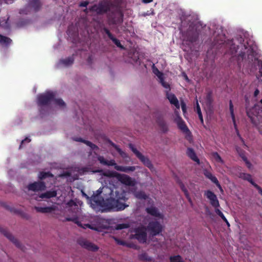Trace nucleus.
I'll return each mask as SVG.
<instances>
[{
    "label": "nucleus",
    "instance_id": "obj_20",
    "mask_svg": "<svg viewBox=\"0 0 262 262\" xmlns=\"http://www.w3.org/2000/svg\"><path fill=\"white\" fill-rule=\"evenodd\" d=\"M204 174L206 178L210 180L213 183H214L218 188L222 190V187L219 181L217 180V179L215 176H214L210 171L207 170H205L204 171Z\"/></svg>",
    "mask_w": 262,
    "mask_h": 262
},
{
    "label": "nucleus",
    "instance_id": "obj_33",
    "mask_svg": "<svg viewBox=\"0 0 262 262\" xmlns=\"http://www.w3.org/2000/svg\"><path fill=\"white\" fill-rule=\"evenodd\" d=\"M158 77L160 80V82L162 85L165 89H167L168 91L170 90L169 84L166 82L164 80L163 74H160V75H158Z\"/></svg>",
    "mask_w": 262,
    "mask_h": 262
},
{
    "label": "nucleus",
    "instance_id": "obj_50",
    "mask_svg": "<svg viewBox=\"0 0 262 262\" xmlns=\"http://www.w3.org/2000/svg\"><path fill=\"white\" fill-rule=\"evenodd\" d=\"M89 3V2L88 1H83L80 3L79 6L82 7H86L88 5Z\"/></svg>",
    "mask_w": 262,
    "mask_h": 262
},
{
    "label": "nucleus",
    "instance_id": "obj_46",
    "mask_svg": "<svg viewBox=\"0 0 262 262\" xmlns=\"http://www.w3.org/2000/svg\"><path fill=\"white\" fill-rule=\"evenodd\" d=\"M31 141V139H30L28 138H26L24 140H23L21 142L20 145L19 146V148H21L23 146V145L24 143H29Z\"/></svg>",
    "mask_w": 262,
    "mask_h": 262
},
{
    "label": "nucleus",
    "instance_id": "obj_38",
    "mask_svg": "<svg viewBox=\"0 0 262 262\" xmlns=\"http://www.w3.org/2000/svg\"><path fill=\"white\" fill-rule=\"evenodd\" d=\"M206 101L208 104L211 105L213 102L211 93H208L206 95Z\"/></svg>",
    "mask_w": 262,
    "mask_h": 262
},
{
    "label": "nucleus",
    "instance_id": "obj_54",
    "mask_svg": "<svg viewBox=\"0 0 262 262\" xmlns=\"http://www.w3.org/2000/svg\"><path fill=\"white\" fill-rule=\"evenodd\" d=\"M67 205L69 206H70V207H72L73 206V205H75V206H76V203L73 201V200H70L67 204Z\"/></svg>",
    "mask_w": 262,
    "mask_h": 262
},
{
    "label": "nucleus",
    "instance_id": "obj_12",
    "mask_svg": "<svg viewBox=\"0 0 262 262\" xmlns=\"http://www.w3.org/2000/svg\"><path fill=\"white\" fill-rule=\"evenodd\" d=\"M77 243L82 247L89 251L94 252L97 251L98 249V246L83 238H79L77 241Z\"/></svg>",
    "mask_w": 262,
    "mask_h": 262
},
{
    "label": "nucleus",
    "instance_id": "obj_16",
    "mask_svg": "<svg viewBox=\"0 0 262 262\" xmlns=\"http://www.w3.org/2000/svg\"><path fill=\"white\" fill-rule=\"evenodd\" d=\"M205 195L210 201V203L212 206L215 208L220 207V203L217 200L216 195L211 190H207L205 192Z\"/></svg>",
    "mask_w": 262,
    "mask_h": 262
},
{
    "label": "nucleus",
    "instance_id": "obj_19",
    "mask_svg": "<svg viewBox=\"0 0 262 262\" xmlns=\"http://www.w3.org/2000/svg\"><path fill=\"white\" fill-rule=\"evenodd\" d=\"M145 211L148 214L152 216L159 217L160 219H163V214L159 212L158 209L155 206L147 207L145 209Z\"/></svg>",
    "mask_w": 262,
    "mask_h": 262
},
{
    "label": "nucleus",
    "instance_id": "obj_62",
    "mask_svg": "<svg viewBox=\"0 0 262 262\" xmlns=\"http://www.w3.org/2000/svg\"><path fill=\"white\" fill-rule=\"evenodd\" d=\"M224 221L226 223V225L228 226V227H229V226H230V224H229V223L228 222V220H227V219H226V218L225 221Z\"/></svg>",
    "mask_w": 262,
    "mask_h": 262
},
{
    "label": "nucleus",
    "instance_id": "obj_6",
    "mask_svg": "<svg viewBox=\"0 0 262 262\" xmlns=\"http://www.w3.org/2000/svg\"><path fill=\"white\" fill-rule=\"evenodd\" d=\"M98 160L99 162L103 165L106 166H114V168L117 170L125 172H129V171H134L136 169L135 166H123L118 165L116 163V162L114 160H111L110 161L106 160L103 156H99L98 157Z\"/></svg>",
    "mask_w": 262,
    "mask_h": 262
},
{
    "label": "nucleus",
    "instance_id": "obj_51",
    "mask_svg": "<svg viewBox=\"0 0 262 262\" xmlns=\"http://www.w3.org/2000/svg\"><path fill=\"white\" fill-rule=\"evenodd\" d=\"M154 73L158 77V75H160V74H163L162 72H160L159 70L157 68L153 69Z\"/></svg>",
    "mask_w": 262,
    "mask_h": 262
},
{
    "label": "nucleus",
    "instance_id": "obj_41",
    "mask_svg": "<svg viewBox=\"0 0 262 262\" xmlns=\"http://www.w3.org/2000/svg\"><path fill=\"white\" fill-rule=\"evenodd\" d=\"M128 227V225L127 224L123 223V224H119L117 225L116 226V229L117 230H121L123 229L127 228Z\"/></svg>",
    "mask_w": 262,
    "mask_h": 262
},
{
    "label": "nucleus",
    "instance_id": "obj_14",
    "mask_svg": "<svg viewBox=\"0 0 262 262\" xmlns=\"http://www.w3.org/2000/svg\"><path fill=\"white\" fill-rule=\"evenodd\" d=\"M101 32L102 34L105 33L109 39H111L117 47L120 48L121 49H125L124 47L121 45L120 40L113 35V34L110 32L108 28L105 27H103L101 29Z\"/></svg>",
    "mask_w": 262,
    "mask_h": 262
},
{
    "label": "nucleus",
    "instance_id": "obj_21",
    "mask_svg": "<svg viewBox=\"0 0 262 262\" xmlns=\"http://www.w3.org/2000/svg\"><path fill=\"white\" fill-rule=\"evenodd\" d=\"M166 97L171 104L174 105L177 108H180V104L179 101L176 96L173 94L169 93L167 91Z\"/></svg>",
    "mask_w": 262,
    "mask_h": 262
},
{
    "label": "nucleus",
    "instance_id": "obj_31",
    "mask_svg": "<svg viewBox=\"0 0 262 262\" xmlns=\"http://www.w3.org/2000/svg\"><path fill=\"white\" fill-rule=\"evenodd\" d=\"M239 178L249 182L252 185L255 183L252 179L251 175L249 173L244 172L240 173Z\"/></svg>",
    "mask_w": 262,
    "mask_h": 262
},
{
    "label": "nucleus",
    "instance_id": "obj_4",
    "mask_svg": "<svg viewBox=\"0 0 262 262\" xmlns=\"http://www.w3.org/2000/svg\"><path fill=\"white\" fill-rule=\"evenodd\" d=\"M202 27L199 23H191L186 31H181L183 40L193 43L198 40Z\"/></svg>",
    "mask_w": 262,
    "mask_h": 262
},
{
    "label": "nucleus",
    "instance_id": "obj_34",
    "mask_svg": "<svg viewBox=\"0 0 262 262\" xmlns=\"http://www.w3.org/2000/svg\"><path fill=\"white\" fill-rule=\"evenodd\" d=\"M169 260L170 262H184L182 257L180 255L170 256Z\"/></svg>",
    "mask_w": 262,
    "mask_h": 262
},
{
    "label": "nucleus",
    "instance_id": "obj_43",
    "mask_svg": "<svg viewBox=\"0 0 262 262\" xmlns=\"http://www.w3.org/2000/svg\"><path fill=\"white\" fill-rule=\"evenodd\" d=\"M117 151L123 158H126L128 157L127 154L125 152L123 151L120 148L117 149Z\"/></svg>",
    "mask_w": 262,
    "mask_h": 262
},
{
    "label": "nucleus",
    "instance_id": "obj_7",
    "mask_svg": "<svg viewBox=\"0 0 262 262\" xmlns=\"http://www.w3.org/2000/svg\"><path fill=\"white\" fill-rule=\"evenodd\" d=\"M108 23L111 25H121L123 21V14L118 9L110 10L107 14Z\"/></svg>",
    "mask_w": 262,
    "mask_h": 262
},
{
    "label": "nucleus",
    "instance_id": "obj_59",
    "mask_svg": "<svg viewBox=\"0 0 262 262\" xmlns=\"http://www.w3.org/2000/svg\"><path fill=\"white\" fill-rule=\"evenodd\" d=\"M199 116V119L200 120L201 122L203 123V118L202 114H200Z\"/></svg>",
    "mask_w": 262,
    "mask_h": 262
},
{
    "label": "nucleus",
    "instance_id": "obj_8",
    "mask_svg": "<svg viewBox=\"0 0 262 262\" xmlns=\"http://www.w3.org/2000/svg\"><path fill=\"white\" fill-rule=\"evenodd\" d=\"M146 230V227L144 226L138 227L134 229L135 234L132 235V237L137 239L140 243H145L147 236Z\"/></svg>",
    "mask_w": 262,
    "mask_h": 262
},
{
    "label": "nucleus",
    "instance_id": "obj_58",
    "mask_svg": "<svg viewBox=\"0 0 262 262\" xmlns=\"http://www.w3.org/2000/svg\"><path fill=\"white\" fill-rule=\"evenodd\" d=\"M259 93V91L258 89H256L254 92V96L256 97Z\"/></svg>",
    "mask_w": 262,
    "mask_h": 262
},
{
    "label": "nucleus",
    "instance_id": "obj_10",
    "mask_svg": "<svg viewBox=\"0 0 262 262\" xmlns=\"http://www.w3.org/2000/svg\"><path fill=\"white\" fill-rule=\"evenodd\" d=\"M146 228L152 236L159 234L163 229L161 224L157 221L150 222Z\"/></svg>",
    "mask_w": 262,
    "mask_h": 262
},
{
    "label": "nucleus",
    "instance_id": "obj_36",
    "mask_svg": "<svg viewBox=\"0 0 262 262\" xmlns=\"http://www.w3.org/2000/svg\"><path fill=\"white\" fill-rule=\"evenodd\" d=\"M212 156L214 160L218 163L223 164L224 161L217 152H213L212 153Z\"/></svg>",
    "mask_w": 262,
    "mask_h": 262
},
{
    "label": "nucleus",
    "instance_id": "obj_2",
    "mask_svg": "<svg viewBox=\"0 0 262 262\" xmlns=\"http://www.w3.org/2000/svg\"><path fill=\"white\" fill-rule=\"evenodd\" d=\"M224 46L229 48V52L232 55L236 54L238 50L241 49L238 56V60H243L245 57V50H247V60L249 63L252 64L254 61L259 60L255 57V51L253 46L249 45L248 42H245L244 38L241 36H237L234 39L228 40L224 43Z\"/></svg>",
    "mask_w": 262,
    "mask_h": 262
},
{
    "label": "nucleus",
    "instance_id": "obj_23",
    "mask_svg": "<svg viewBox=\"0 0 262 262\" xmlns=\"http://www.w3.org/2000/svg\"><path fill=\"white\" fill-rule=\"evenodd\" d=\"M66 221H72L73 222L76 224L79 227H82L84 229H85L86 228H89L90 229H93V228L92 227V226L89 224H84L83 226L81 224V223L78 221L77 218L76 217H67Z\"/></svg>",
    "mask_w": 262,
    "mask_h": 262
},
{
    "label": "nucleus",
    "instance_id": "obj_57",
    "mask_svg": "<svg viewBox=\"0 0 262 262\" xmlns=\"http://www.w3.org/2000/svg\"><path fill=\"white\" fill-rule=\"evenodd\" d=\"M246 166H247V167L249 169H250L252 167V164H251V163L248 161H246V162L245 163Z\"/></svg>",
    "mask_w": 262,
    "mask_h": 262
},
{
    "label": "nucleus",
    "instance_id": "obj_11",
    "mask_svg": "<svg viewBox=\"0 0 262 262\" xmlns=\"http://www.w3.org/2000/svg\"><path fill=\"white\" fill-rule=\"evenodd\" d=\"M116 177L118 180L122 184L128 186H135L136 181L128 175L125 174L117 173Z\"/></svg>",
    "mask_w": 262,
    "mask_h": 262
},
{
    "label": "nucleus",
    "instance_id": "obj_64",
    "mask_svg": "<svg viewBox=\"0 0 262 262\" xmlns=\"http://www.w3.org/2000/svg\"><path fill=\"white\" fill-rule=\"evenodd\" d=\"M247 115L249 117H251L250 114H249V113L248 112H247Z\"/></svg>",
    "mask_w": 262,
    "mask_h": 262
},
{
    "label": "nucleus",
    "instance_id": "obj_61",
    "mask_svg": "<svg viewBox=\"0 0 262 262\" xmlns=\"http://www.w3.org/2000/svg\"><path fill=\"white\" fill-rule=\"evenodd\" d=\"M242 158V159H243V161H244L245 163L246 162V161H248V159H247V158L245 156H243Z\"/></svg>",
    "mask_w": 262,
    "mask_h": 262
},
{
    "label": "nucleus",
    "instance_id": "obj_37",
    "mask_svg": "<svg viewBox=\"0 0 262 262\" xmlns=\"http://www.w3.org/2000/svg\"><path fill=\"white\" fill-rule=\"evenodd\" d=\"M229 111L232 118V120H234L235 115L234 113V106L232 103V100H230L229 102Z\"/></svg>",
    "mask_w": 262,
    "mask_h": 262
},
{
    "label": "nucleus",
    "instance_id": "obj_25",
    "mask_svg": "<svg viewBox=\"0 0 262 262\" xmlns=\"http://www.w3.org/2000/svg\"><path fill=\"white\" fill-rule=\"evenodd\" d=\"M12 39L9 37L0 35V45L5 47H8L12 43Z\"/></svg>",
    "mask_w": 262,
    "mask_h": 262
},
{
    "label": "nucleus",
    "instance_id": "obj_27",
    "mask_svg": "<svg viewBox=\"0 0 262 262\" xmlns=\"http://www.w3.org/2000/svg\"><path fill=\"white\" fill-rule=\"evenodd\" d=\"M57 195V192L55 190L47 191L45 193H41L39 197L41 199H50L53 197H55Z\"/></svg>",
    "mask_w": 262,
    "mask_h": 262
},
{
    "label": "nucleus",
    "instance_id": "obj_9",
    "mask_svg": "<svg viewBox=\"0 0 262 262\" xmlns=\"http://www.w3.org/2000/svg\"><path fill=\"white\" fill-rule=\"evenodd\" d=\"M128 146L131 150L134 152V154L140 160V161L143 163L144 165L147 167L150 170L154 168V166L151 162L147 157L143 155L134 147L133 144L130 143Z\"/></svg>",
    "mask_w": 262,
    "mask_h": 262
},
{
    "label": "nucleus",
    "instance_id": "obj_29",
    "mask_svg": "<svg viewBox=\"0 0 262 262\" xmlns=\"http://www.w3.org/2000/svg\"><path fill=\"white\" fill-rule=\"evenodd\" d=\"M35 209L38 212L41 213H50L54 210V208L52 207H35Z\"/></svg>",
    "mask_w": 262,
    "mask_h": 262
},
{
    "label": "nucleus",
    "instance_id": "obj_40",
    "mask_svg": "<svg viewBox=\"0 0 262 262\" xmlns=\"http://www.w3.org/2000/svg\"><path fill=\"white\" fill-rule=\"evenodd\" d=\"M115 239L118 245L129 247V245L124 241L121 240L117 238H115Z\"/></svg>",
    "mask_w": 262,
    "mask_h": 262
},
{
    "label": "nucleus",
    "instance_id": "obj_47",
    "mask_svg": "<svg viewBox=\"0 0 262 262\" xmlns=\"http://www.w3.org/2000/svg\"><path fill=\"white\" fill-rule=\"evenodd\" d=\"M195 109H196V112L197 114H198V115L202 114L201 107H200L198 101H196V106Z\"/></svg>",
    "mask_w": 262,
    "mask_h": 262
},
{
    "label": "nucleus",
    "instance_id": "obj_30",
    "mask_svg": "<svg viewBox=\"0 0 262 262\" xmlns=\"http://www.w3.org/2000/svg\"><path fill=\"white\" fill-rule=\"evenodd\" d=\"M38 177L40 180H43L46 178H53L54 177V175L50 171H41L39 173Z\"/></svg>",
    "mask_w": 262,
    "mask_h": 262
},
{
    "label": "nucleus",
    "instance_id": "obj_3",
    "mask_svg": "<svg viewBox=\"0 0 262 262\" xmlns=\"http://www.w3.org/2000/svg\"><path fill=\"white\" fill-rule=\"evenodd\" d=\"M56 93L52 91H48L44 93L39 94L37 97V105L40 107V112L42 114V106L50 104V103L54 101L56 104L62 108L66 107V104L61 99H55Z\"/></svg>",
    "mask_w": 262,
    "mask_h": 262
},
{
    "label": "nucleus",
    "instance_id": "obj_28",
    "mask_svg": "<svg viewBox=\"0 0 262 262\" xmlns=\"http://www.w3.org/2000/svg\"><path fill=\"white\" fill-rule=\"evenodd\" d=\"M74 61V55L72 56L68 57L65 59L60 60V63L63 64L66 67H68L73 64Z\"/></svg>",
    "mask_w": 262,
    "mask_h": 262
},
{
    "label": "nucleus",
    "instance_id": "obj_13",
    "mask_svg": "<svg viewBox=\"0 0 262 262\" xmlns=\"http://www.w3.org/2000/svg\"><path fill=\"white\" fill-rule=\"evenodd\" d=\"M27 188L29 190H31L34 192L43 191L46 189V185L44 182L38 181L34 182L29 184Z\"/></svg>",
    "mask_w": 262,
    "mask_h": 262
},
{
    "label": "nucleus",
    "instance_id": "obj_5",
    "mask_svg": "<svg viewBox=\"0 0 262 262\" xmlns=\"http://www.w3.org/2000/svg\"><path fill=\"white\" fill-rule=\"evenodd\" d=\"M114 6V4L111 1L103 0L99 2L98 4H94L89 7V9L91 12H96L97 15L107 14Z\"/></svg>",
    "mask_w": 262,
    "mask_h": 262
},
{
    "label": "nucleus",
    "instance_id": "obj_60",
    "mask_svg": "<svg viewBox=\"0 0 262 262\" xmlns=\"http://www.w3.org/2000/svg\"><path fill=\"white\" fill-rule=\"evenodd\" d=\"M153 1V0H142V2L145 4H147L151 3Z\"/></svg>",
    "mask_w": 262,
    "mask_h": 262
},
{
    "label": "nucleus",
    "instance_id": "obj_32",
    "mask_svg": "<svg viewBox=\"0 0 262 262\" xmlns=\"http://www.w3.org/2000/svg\"><path fill=\"white\" fill-rule=\"evenodd\" d=\"M135 196L139 200H146L148 196L143 191H136L134 193Z\"/></svg>",
    "mask_w": 262,
    "mask_h": 262
},
{
    "label": "nucleus",
    "instance_id": "obj_49",
    "mask_svg": "<svg viewBox=\"0 0 262 262\" xmlns=\"http://www.w3.org/2000/svg\"><path fill=\"white\" fill-rule=\"evenodd\" d=\"M108 143H110V144L113 147H114L116 150V151L117 150V149H118L119 148V147L116 144H115L114 142H113L111 140H109L108 141Z\"/></svg>",
    "mask_w": 262,
    "mask_h": 262
},
{
    "label": "nucleus",
    "instance_id": "obj_17",
    "mask_svg": "<svg viewBox=\"0 0 262 262\" xmlns=\"http://www.w3.org/2000/svg\"><path fill=\"white\" fill-rule=\"evenodd\" d=\"M175 121L178 125V128L184 133L186 135L190 134V132L185 122L183 120L181 117L178 116L177 118L175 119Z\"/></svg>",
    "mask_w": 262,
    "mask_h": 262
},
{
    "label": "nucleus",
    "instance_id": "obj_26",
    "mask_svg": "<svg viewBox=\"0 0 262 262\" xmlns=\"http://www.w3.org/2000/svg\"><path fill=\"white\" fill-rule=\"evenodd\" d=\"M138 258L140 260L144 262H156L151 257L149 256L147 253L143 252L138 255Z\"/></svg>",
    "mask_w": 262,
    "mask_h": 262
},
{
    "label": "nucleus",
    "instance_id": "obj_52",
    "mask_svg": "<svg viewBox=\"0 0 262 262\" xmlns=\"http://www.w3.org/2000/svg\"><path fill=\"white\" fill-rule=\"evenodd\" d=\"M93 57L92 56H89L87 59V62L89 64L91 65L92 63Z\"/></svg>",
    "mask_w": 262,
    "mask_h": 262
},
{
    "label": "nucleus",
    "instance_id": "obj_48",
    "mask_svg": "<svg viewBox=\"0 0 262 262\" xmlns=\"http://www.w3.org/2000/svg\"><path fill=\"white\" fill-rule=\"evenodd\" d=\"M108 143H110V144L113 147H114L116 150V151L117 150V149H118L119 148V147L116 144H115L114 142H113L111 140H109L108 141Z\"/></svg>",
    "mask_w": 262,
    "mask_h": 262
},
{
    "label": "nucleus",
    "instance_id": "obj_39",
    "mask_svg": "<svg viewBox=\"0 0 262 262\" xmlns=\"http://www.w3.org/2000/svg\"><path fill=\"white\" fill-rule=\"evenodd\" d=\"M215 213L219 215L220 216L222 219L223 220V221H225L226 220V217L225 216H224V214L222 213V212L218 208H215Z\"/></svg>",
    "mask_w": 262,
    "mask_h": 262
},
{
    "label": "nucleus",
    "instance_id": "obj_53",
    "mask_svg": "<svg viewBox=\"0 0 262 262\" xmlns=\"http://www.w3.org/2000/svg\"><path fill=\"white\" fill-rule=\"evenodd\" d=\"M185 195L186 198H187V199L188 200V202L190 203V204L191 205H192V202L191 198L189 196V193L187 194H186Z\"/></svg>",
    "mask_w": 262,
    "mask_h": 262
},
{
    "label": "nucleus",
    "instance_id": "obj_44",
    "mask_svg": "<svg viewBox=\"0 0 262 262\" xmlns=\"http://www.w3.org/2000/svg\"><path fill=\"white\" fill-rule=\"evenodd\" d=\"M257 66L259 67V73L262 76V60H259L257 61Z\"/></svg>",
    "mask_w": 262,
    "mask_h": 262
},
{
    "label": "nucleus",
    "instance_id": "obj_1",
    "mask_svg": "<svg viewBox=\"0 0 262 262\" xmlns=\"http://www.w3.org/2000/svg\"><path fill=\"white\" fill-rule=\"evenodd\" d=\"M128 200L126 192L122 190H111L110 196L104 200L98 195H93L90 199L91 204L94 206H100L102 212L119 211L125 209L128 205L125 202Z\"/></svg>",
    "mask_w": 262,
    "mask_h": 262
},
{
    "label": "nucleus",
    "instance_id": "obj_35",
    "mask_svg": "<svg viewBox=\"0 0 262 262\" xmlns=\"http://www.w3.org/2000/svg\"><path fill=\"white\" fill-rule=\"evenodd\" d=\"M30 4L34 8L35 11H37L40 7L39 0H30Z\"/></svg>",
    "mask_w": 262,
    "mask_h": 262
},
{
    "label": "nucleus",
    "instance_id": "obj_55",
    "mask_svg": "<svg viewBox=\"0 0 262 262\" xmlns=\"http://www.w3.org/2000/svg\"><path fill=\"white\" fill-rule=\"evenodd\" d=\"M232 121H233L234 127L236 130V132H238V129H237V125H236V121H235V117L234 118V120H232Z\"/></svg>",
    "mask_w": 262,
    "mask_h": 262
},
{
    "label": "nucleus",
    "instance_id": "obj_15",
    "mask_svg": "<svg viewBox=\"0 0 262 262\" xmlns=\"http://www.w3.org/2000/svg\"><path fill=\"white\" fill-rule=\"evenodd\" d=\"M0 232L11 242H12L15 245L18 247L20 248L21 245L19 241L11 233H10L6 228H3L0 225Z\"/></svg>",
    "mask_w": 262,
    "mask_h": 262
},
{
    "label": "nucleus",
    "instance_id": "obj_18",
    "mask_svg": "<svg viewBox=\"0 0 262 262\" xmlns=\"http://www.w3.org/2000/svg\"><path fill=\"white\" fill-rule=\"evenodd\" d=\"M155 117H156V122L160 127L161 130L163 133L167 132L168 130V128L166 123L163 119V118L158 113L156 114Z\"/></svg>",
    "mask_w": 262,
    "mask_h": 262
},
{
    "label": "nucleus",
    "instance_id": "obj_63",
    "mask_svg": "<svg viewBox=\"0 0 262 262\" xmlns=\"http://www.w3.org/2000/svg\"><path fill=\"white\" fill-rule=\"evenodd\" d=\"M236 134H237V135L240 138H242L241 137V135L239 133V132L238 131V132H236Z\"/></svg>",
    "mask_w": 262,
    "mask_h": 262
},
{
    "label": "nucleus",
    "instance_id": "obj_42",
    "mask_svg": "<svg viewBox=\"0 0 262 262\" xmlns=\"http://www.w3.org/2000/svg\"><path fill=\"white\" fill-rule=\"evenodd\" d=\"M179 185H180V187L181 190L184 193L185 195L186 194L188 193V191L187 188H186L185 186L182 182H179Z\"/></svg>",
    "mask_w": 262,
    "mask_h": 262
},
{
    "label": "nucleus",
    "instance_id": "obj_22",
    "mask_svg": "<svg viewBox=\"0 0 262 262\" xmlns=\"http://www.w3.org/2000/svg\"><path fill=\"white\" fill-rule=\"evenodd\" d=\"M74 140H75V141L80 142L85 144L86 145H88L90 147H91V149H92V150H98L99 149L98 147L96 145L93 144V143H92L91 142H90L89 141L83 139L81 138H78V137L74 138Z\"/></svg>",
    "mask_w": 262,
    "mask_h": 262
},
{
    "label": "nucleus",
    "instance_id": "obj_56",
    "mask_svg": "<svg viewBox=\"0 0 262 262\" xmlns=\"http://www.w3.org/2000/svg\"><path fill=\"white\" fill-rule=\"evenodd\" d=\"M73 28L72 26H70L68 27V30H67V33L70 36L72 35L71 33V28Z\"/></svg>",
    "mask_w": 262,
    "mask_h": 262
},
{
    "label": "nucleus",
    "instance_id": "obj_24",
    "mask_svg": "<svg viewBox=\"0 0 262 262\" xmlns=\"http://www.w3.org/2000/svg\"><path fill=\"white\" fill-rule=\"evenodd\" d=\"M187 156L193 161L196 162L198 164L200 163V160L196 155L194 150L192 148H188L187 150Z\"/></svg>",
    "mask_w": 262,
    "mask_h": 262
},
{
    "label": "nucleus",
    "instance_id": "obj_45",
    "mask_svg": "<svg viewBox=\"0 0 262 262\" xmlns=\"http://www.w3.org/2000/svg\"><path fill=\"white\" fill-rule=\"evenodd\" d=\"M181 106L183 112L184 113H185L186 112V105L183 101L181 102Z\"/></svg>",
    "mask_w": 262,
    "mask_h": 262
}]
</instances>
